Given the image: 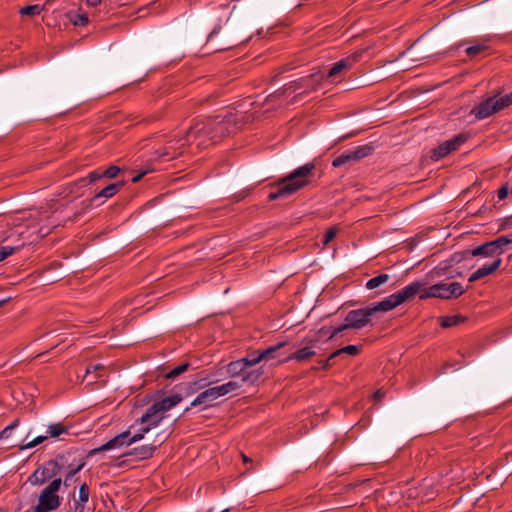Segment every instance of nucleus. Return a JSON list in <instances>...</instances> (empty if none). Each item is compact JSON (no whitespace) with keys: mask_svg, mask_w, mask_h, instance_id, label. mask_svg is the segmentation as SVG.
Returning <instances> with one entry per match:
<instances>
[{"mask_svg":"<svg viewBox=\"0 0 512 512\" xmlns=\"http://www.w3.org/2000/svg\"><path fill=\"white\" fill-rule=\"evenodd\" d=\"M242 126V120L237 113H228L223 117L216 116L213 119H206L196 122L188 130V138L192 135L201 138L202 133L209 137L212 143H217L222 138L236 133Z\"/></svg>","mask_w":512,"mask_h":512,"instance_id":"obj_1","label":"nucleus"},{"mask_svg":"<svg viewBox=\"0 0 512 512\" xmlns=\"http://www.w3.org/2000/svg\"><path fill=\"white\" fill-rule=\"evenodd\" d=\"M316 166L314 163H306L303 166L296 168L288 176L280 179L273 187L277 189L268 194L269 201L277 199L288 198L300 189L309 185L310 177L313 174Z\"/></svg>","mask_w":512,"mask_h":512,"instance_id":"obj_2","label":"nucleus"},{"mask_svg":"<svg viewBox=\"0 0 512 512\" xmlns=\"http://www.w3.org/2000/svg\"><path fill=\"white\" fill-rule=\"evenodd\" d=\"M384 311V300L375 304L369 305L362 309L351 310L345 317V324L340 325L333 329L330 338H333L346 329L354 328L361 329L367 324L371 323L377 312Z\"/></svg>","mask_w":512,"mask_h":512,"instance_id":"obj_3","label":"nucleus"},{"mask_svg":"<svg viewBox=\"0 0 512 512\" xmlns=\"http://www.w3.org/2000/svg\"><path fill=\"white\" fill-rule=\"evenodd\" d=\"M511 105L512 92L505 95L496 94L483 99L474 109L471 110V114H473L477 120H482Z\"/></svg>","mask_w":512,"mask_h":512,"instance_id":"obj_4","label":"nucleus"},{"mask_svg":"<svg viewBox=\"0 0 512 512\" xmlns=\"http://www.w3.org/2000/svg\"><path fill=\"white\" fill-rule=\"evenodd\" d=\"M65 464V456L59 455L55 459H51L35 469L28 477L27 482L33 486H41L49 480L52 481L56 479V476L65 467Z\"/></svg>","mask_w":512,"mask_h":512,"instance_id":"obj_5","label":"nucleus"},{"mask_svg":"<svg viewBox=\"0 0 512 512\" xmlns=\"http://www.w3.org/2000/svg\"><path fill=\"white\" fill-rule=\"evenodd\" d=\"M62 479L56 478L40 492L37 505L32 512H51L57 510L62 502V498L58 495L61 487Z\"/></svg>","mask_w":512,"mask_h":512,"instance_id":"obj_6","label":"nucleus"},{"mask_svg":"<svg viewBox=\"0 0 512 512\" xmlns=\"http://www.w3.org/2000/svg\"><path fill=\"white\" fill-rule=\"evenodd\" d=\"M228 375L232 378H240L242 384L255 385L265 374L264 366L250 367L241 361H231L226 366Z\"/></svg>","mask_w":512,"mask_h":512,"instance_id":"obj_7","label":"nucleus"},{"mask_svg":"<svg viewBox=\"0 0 512 512\" xmlns=\"http://www.w3.org/2000/svg\"><path fill=\"white\" fill-rule=\"evenodd\" d=\"M420 298L426 299L430 297H436L441 299H452L458 298L464 293L462 285L458 282L450 284L441 282L430 286L429 288H421Z\"/></svg>","mask_w":512,"mask_h":512,"instance_id":"obj_8","label":"nucleus"},{"mask_svg":"<svg viewBox=\"0 0 512 512\" xmlns=\"http://www.w3.org/2000/svg\"><path fill=\"white\" fill-rule=\"evenodd\" d=\"M324 80V74L319 72L313 73L308 77L300 78L295 81H291L285 84L281 89L277 90L274 94L270 95V97H278L286 92L294 93L298 90L303 89L306 90H314L318 83Z\"/></svg>","mask_w":512,"mask_h":512,"instance_id":"obj_9","label":"nucleus"},{"mask_svg":"<svg viewBox=\"0 0 512 512\" xmlns=\"http://www.w3.org/2000/svg\"><path fill=\"white\" fill-rule=\"evenodd\" d=\"M373 151L374 146L372 144H365L358 146L352 150H347L333 159L332 166L335 168H339L345 165H350L371 155Z\"/></svg>","mask_w":512,"mask_h":512,"instance_id":"obj_10","label":"nucleus"},{"mask_svg":"<svg viewBox=\"0 0 512 512\" xmlns=\"http://www.w3.org/2000/svg\"><path fill=\"white\" fill-rule=\"evenodd\" d=\"M164 419V415L161 412L152 409V405L146 410V412L141 416L140 423L142 424L138 433L134 434L130 442H137L144 438L145 434L150 432L153 428L158 426L160 422Z\"/></svg>","mask_w":512,"mask_h":512,"instance_id":"obj_11","label":"nucleus"},{"mask_svg":"<svg viewBox=\"0 0 512 512\" xmlns=\"http://www.w3.org/2000/svg\"><path fill=\"white\" fill-rule=\"evenodd\" d=\"M188 131L186 135L179 138H173L166 142L165 146L156 153L159 158L172 160L183 154L185 147L189 144Z\"/></svg>","mask_w":512,"mask_h":512,"instance_id":"obj_12","label":"nucleus"},{"mask_svg":"<svg viewBox=\"0 0 512 512\" xmlns=\"http://www.w3.org/2000/svg\"><path fill=\"white\" fill-rule=\"evenodd\" d=\"M422 286L424 285L420 282H413L397 293L390 295L388 298H386V311L392 310L404 301L414 297L417 293L420 292Z\"/></svg>","mask_w":512,"mask_h":512,"instance_id":"obj_13","label":"nucleus"},{"mask_svg":"<svg viewBox=\"0 0 512 512\" xmlns=\"http://www.w3.org/2000/svg\"><path fill=\"white\" fill-rule=\"evenodd\" d=\"M362 55L363 51L359 50L345 58H342L332 66L326 75L324 74V79H335L338 75L347 73L357 62L361 60Z\"/></svg>","mask_w":512,"mask_h":512,"instance_id":"obj_14","label":"nucleus"},{"mask_svg":"<svg viewBox=\"0 0 512 512\" xmlns=\"http://www.w3.org/2000/svg\"><path fill=\"white\" fill-rule=\"evenodd\" d=\"M467 137L463 134L454 136L452 139L444 141L437 148L431 150V158L435 161L447 156L451 152L457 150L465 141Z\"/></svg>","mask_w":512,"mask_h":512,"instance_id":"obj_15","label":"nucleus"},{"mask_svg":"<svg viewBox=\"0 0 512 512\" xmlns=\"http://www.w3.org/2000/svg\"><path fill=\"white\" fill-rule=\"evenodd\" d=\"M71 497L72 500L68 503L70 511L84 512L90 497V488L87 483L81 484L78 493L76 494V492L73 491Z\"/></svg>","mask_w":512,"mask_h":512,"instance_id":"obj_16","label":"nucleus"},{"mask_svg":"<svg viewBox=\"0 0 512 512\" xmlns=\"http://www.w3.org/2000/svg\"><path fill=\"white\" fill-rule=\"evenodd\" d=\"M121 171H122L121 168L116 165H111L107 168L99 167L96 170L90 172L87 175V177L82 178L81 182L84 183V182L88 181L90 184H93L103 178L114 179V178L118 177V175L120 174Z\"/></svg>","mask_w":512,"mask_h":512,"instance_id":"obj_17","label":"nucleus"},{"mask_svg":"<svg viewBox=\"0 0 512 512\" xmlns=\"http://www.w3.org/2000/svg\"><path fill=\"white\" fill-rule=\"evenodd\" d=\"M167 439V435L163 433H159L157 435L156 440H154L153 444L142 445L134 448L132 451L127 453L126 455H135L139 459H149L153 456L156 449Z\"/></svg>","mask_w":512,"mask_h":512,"instance_id":"obj_18","label":"nucleus"},{"mask_svg":"<svg viewBox=\"0 0 512 512\" xmlns=\"http://www.w3.org/2000/svg\"><path fill=\"white\" fill-rule=\"evenodd\" d=\"M129 436H130V431L129 430L124 431V432L118 434L117 436H115L114 438L110 439L108 442H106L102 446L92 449L89 452V455H94V454H97L98 452L107 451V450L114 449V448H119L123 445H131L133 442H130L131 437H129Z\"/></svg>","mask_w":512,"mask_h":512,"instance_id":"obj_19","label":"nucleus"},{"mask_svg":"<svg viewBox=\"0 0 512 512\" xmlns=\"http://www.w3.org/2000/svg\"><path fill=\"white\" fill-rule=\"evenodd\" d=\"M220 393L217 386L206 389L201 392L190 404L191 407L204 405L205 408L212 406L213 401L218 399Z\"/></svg>","mask_w":512,"mask_h":512,"instance_id":"obj_20","label":"nucleus"},{"mask_svg":"<svg viewBox=\"0 0 512 512\" xmlns=\"http://www.w3.org/2000/svg\"><path fill=\"white\" fill-rule=\"evenodd\" d=\"M502 259L497 258L494 259L490 264H484L482 267L478 268L475 272H473L469 277V282H475L479 279H482L486 276L493 274L501 265Z\"/></svg>","mask_w":512,"mask_h":512,"instance_id":"obj_21","label":"nucleus"},{"mask_svg":"<svg viewBox=\"0 0 512 512\" xmlns=\"http://www.w3.org/2000/svg\"><path fill=\"white\" fill-rule=\"evenodd\" d=\"M123 186H124V181L115 182V183H111V184L107 185L106 187L101 189L98 193H96L89 200V204L90 205H94L98 201V199H100V198L108 199V198L113 197L114 195H116L121 190V188Z\"/></svg>","mask_w":512,"mask_h":512,"instance_id":"obj_22","label":"nucleus"},{"mask_svg":"<svg viewBox=\"0 0 512 512\" xmlns=\"http://www.w3.org/2000/svg\"><path fill=\"white\" fill-rule=\"evenodd\" d=\"M182 401V396L179 394H174L168 397L161 399L160 401H156L152 404V409L158 412H161L163 415L166 411L177 405Z\"/></svg>","mask_w":512,"mask_h":512,"instance_id":"obj_23","label":"nucleus"},{"mask_svg":"<svg viewBox=\"0 0 512 512\" xmlns=\"http://www.w3.org/2000/svg\"><path fill=\"white\" fill-rule=\"evenodd\" d=\"M471 254L473 256H484V257H491L494 259L500 258L497 254V251L495 247L493 246V243L486 242L483 245L477 247L476 249L471 251Z\"/></svg>","mask_w":512,"mask_h":512,"instance_id":"obj_24","label":"nucleus"},{"mask_svg":"<svg viewBox=\"0 0 512 512\" xmlns=\"http://www.w3.org/2000/svg\"><path fill=\"white\" fill-rule=\"evenodd\" d=\"M316 355L315 350L312 347H303L298 349L297 351L291 353L287 358L283 360V362H287L290 360H296L298 362H303L311 357Z\"/></svg>","mask_w":512,"mask_h":512,"instance_id":"obj_25","label":"nucleus"},{"mask_svg":"<svg viewBox=\"0 0 512 512\" xmlns=\"http://www.w3.org/2000/svg\"><path fill=\"white\" fill-rule=\"evenodd\" d=\"M66 18L74 25V26H86L89 22L87 13L81 11V9L68 11L66 13Z\"/></svg>","mask_w":512,"mask_h":512,"instance_id":"obj_26","label":"nucleus"},{"mask_svg":"<svg viewBox=\"0 0 512 512\" xmlns=\"http://www.w3.org/2000/svg\"><path fill=\"white\" fill-rule=\"evenodd\" d=\"M70 429H71L70 426L65 425L61 422L50 424L47 428L46 436H47V438L48 437L57 438L63 434L70 435L71 434Z\"/></svg>","mask_w":512,"mask_h":512,"instance_id":"obj_27","label":"nucleus"},{"mask_svg":"<svg viewBox=\"0 0 512 512\" xmlns=\"http://www.w3.org/2000/svg\"><path fill=\"white\" fill-rule=\"evenodd\" d=\"M189 366L190 364L188 362H184L168 372H166L165 368H160L159 376H163L166 379H174L187 371Z\"/></svg>","mask_w":512,"mask_h":512,"instance_id":"obj_28","label":"nucleus"},{"mask_svg":"<svg viewBox=\"0 0 512 512\" xmlns=\"http://www.w3.org/2000/svg\"><path fill=\"white\" fill-rule=\"evenodd\" d=\"M50 0L46 1V3L41 6L39 4H34V5H28V6H25V7H22L20 10H19V13L22 15V16H30V17H34V16H37L39 15L43 10H45V7L50 4Z\"/></svg>","mask_w":512,"mask_h":512,"instance_id":"obj_29","label":"nucleus"},{"mask_svg":"<svg viewBox=\"0 0 512 512\" xmlns=\"http://www.w3.org/2000/svg\"><path fill=\"white\" fill-rule=\"evenodd\" d=\"M238 361L245 363L247 366L256 367L261 361H263L261 350H254L248 353L245 357L238 359Z\"/></svg>","mask_w":512,"mask_h":512,"instance_id":"obj_30","label":"nucleus"},{"mask_svg":"<svg viewBox=\"0 0 512 512\" xmlns=\"http://www.w3.org/2000/svg\"><path fill=\"white\" fill-rule=\"evenodd\" d=\"M488 48H489L488 39H483L481 42L466 48V54L469 57H475V56L485 52Z\"/></svg>","mask_w":512,"mask_h":512,"instance_id":"obj_31","label":"nucleus"},{"mask_svg":"<svg viewBox=\"0 0 512 512\" xmlns=\"http://www.w3.org/2000/svg\"><path fill=\"white\" fill-rule=\"evenodd\" d=\"M286 345V342H279L276 345L270 346L266 349L261 350V356L263 361H268L276 357V353Z\"/></svg>","mask_w":512,"mask_h":512,"instance_id":"obj_32","label":"nucleus"},{"mask_svg":"<svg viewBox=\"0 0 512 512\" xmlns=\"http://www.w3.org/2000/svg\"><path fill=\"white\" fill-rule=\"evenodd\" d=\"M85 466V461L84 459H80L79 463L76 465V466H73V464H69V471L67 472L66 476H65V479L63 481V484L65 486H69L70 485V481L72 480V478L80 471L83 469V467Z\"/></svg>","mask_w":512,"mask_h":512,"instance_id":"obj_33","label":"nucleus"},{"mask_svg":"<svg viewBox=\"0 0 512 512\" xmlns=\"http://www.w3.org/2000/svg\"><path fill=\"white\" fill-rule=\"evenodd\" d=\"M462 322H464V318L460 315L445 316L440 318V324L443 328L454 327Z\"/></svg>","mask_w":512,"mask_h":512,"instance_id":"obj_34","label":"nucleus"},{"mask_svg":"<svg viewBox=\"0 0 512 512\" xmlns=\"http://www.w3.org/2000/svg\"><path fill=\"white\" fill-rule=\"evenodd\" d=\"M242 386V383H239L237 381H229L225 384L217 386L218 391L220 393V396H225L228 393L238 390Z\"/></svg>","mask_w":512,"mask_h":512,"instance_id":"obj_35","label":"nucleus"},{"mask_svg":"<svg viewBox=\"0 0 512 512\" xmlns=\"http://www.w3.org/2000/svg\"><path fill=\"white\" fill-rule=\"evenodd\" d=\"M448 265L446 264H440L437 267H435L431 272L430 275L432 278L435 277H442L446 276L448 279L453 278L454 274L451 271H448Z\"/></svg>","mask_w":512,"mask_h":512,"instance_id":"obj_36","label":"nucleus"},{"mask_svg":"<svg viewBox=\"0 0 512 512\" xmlns=\"http://www.w3.org/2000/svg\"><path fill=\"white\" fill-rule=\"evenodd\" d=\"M491 242L493 243V246L495 247L498 256L501 257L502 253L504 252L505 247L508 244L512 243V239L508 238L507 236H501Z\"/></svg>","mask_w":512,"mask_h":512,"instance_id":"obj_37","label":"nucleus"},{"mask_svg":"<svg viewBox=\"0 0 512 512\" xmlns=\"http://www.w3.org/2000/svg\"><path fill=\"white\" fill-rule=\"evenodd\" d=\"M193 143H195L198 148L207 147L208 145L213 144L211 142V140L209 139V137L207 135H205V133H202V137L197 138V139L195 138L194 135H192L190 137L189 144H193Z\"/></svg>","mask_w":512,"mask_h":512,"instance_id":"obj_38","label":"nucleus"},{"mask_svg":"<svg viewBox=\"0 0 512 512\" xmlns=\"http://www.w3.org/2000/svg\"><path fill=\"white\" fill-rule=\"evenodd\" d=\"M359 351H360L359 346L348 345V346H345V347L340 348V349L336 350L335 352H333V356H339L342 353H346V354L354 356V355H357L359 353Z\"/></svg>","mask_w":512,"mask_h":512,"instance_id":"obj_39","label":"nucleus"},{"mask_svg":"<svg viewBox=\"0 0 512 512\" xmlns=\"http://www.w3.org/2000/svg\"><path fill=\"white\" fill-rule=\"evenodd\" d=\"M46 439H47L46 435L37 436L36 438H34L30 442L20 444L19 445V450H26V449L33 448V447L37 446L38 444H41Z\"/></svg>","mask_w":512,"mask_h":512,"instance_id":"obj_40","label":"nucleus"},{"mask_svg":"<svg viewBox=\"0 0 512 512\" xmlns=\"http://www.w3.org/2000/svg\"><path fill=\"white\" fill-rule=\"evenodd\" d=\"M382 284H384V274L383 273L368 280V282L366 283V288L372 290L374 288L379 287Z\"/></svg>","mask_w":512,"mask_h":512,"instance_id":"obj_41","label":"nucleus"},{"mask_svg":"<svg viewBox=\"0 0 512 512\" xmlns=\"http://www.w3.org/2000/svg\"><path fill=\"white\" fill-rule=\"evenodd\" d=\"M244 41L245 40H240V41H233V42H229V43L218 44V45H215L213 47V50L215 52L228 50V49H231L233 47H236L237 45H239L240 43H242Z\"/></svg>","mask_w":512,"mask_h":512,"instance_id":"obj_42","label":"nucleus"},{"mask_svg":"<svg viewBox=\"0 0 512 512\" xmlns=\"http://www.w3.org/2000/svg\"><path fill=\"white\" fill-rule=\"evenodd\" d=\"M17 249V247L12 246H0V262L12 255Z\"/></svg>","mask_w":512,"mask_h":512,"instance_id":"obj_43","label":"nucleus"},{"mask_svg":"<svg viewBox=\"0 0 512 512\" xmlns=\"http://www.w3.org/2000/svg\"><path fill=\"white\" fill-rule=\"evenodd\" d=\"M337 233L338 229L336 227L329 228L324 234L323 244L327 245L329 242H331L335 238Z\"/></svg>","mask_w":512,"mask_h":512,"instance_id":"obj_44","label":"nucleus"},{"mask_svg":"<svg viewBox=\"0 0 512 512\" xmlns=\"http://www.w3.org/2000/svg\"><path fill=\"white\" fill-rule=\"evenodd\" d=\"M104 369V365L103 364H89L87 367H86V370H85V374L86 375H89V374H92V373H97L98 371L100 370H103Z\"/></svg>","mask_w":512,"mask_h":512,"instance_id":"obj_45","label":"nucleus"},{"mask_svg":"<svg viewBox=\"0 0 512 512\" xmlns=\"http://www.w3.org/2000/svg\"><path fill=\"white\" fill-rule=\"evenodd\" d=\"M336 357L337 356H333V353H332L325 361H321L320 362L321 368L328 369L329 367H331L333 365V360Z\"/></svg>","mask_w":512,"mask_h":512,"instance_id":"obj_46","label":"nucleus"},{"mask_svg":"<svg viewBox=\"0 0 512 512\" xmlns=\"http://www.w3.org/2000/svg\"><path fill=\"white\" fill-rule=\"evenodd\" d=\"M221 29V26L220 25H217L209 34L208 36V43H211L213 41V39L215 38V36L219 33Z\"/></svg>","mask_w":512,"mask_h":512,"instance_id":"obj_47","label":"nucleus"},{"mask_svg":"<svg viewBox=\"0 0 512 512\" xmlns=\"http://www.w3.org/2000/svg\"><path fill=\"white\" fill-rule=\"evenodd\" d=\"M508 195V188L503 186L498 190L497 196L500 200L504 199Z\"/></svg>","mask_w":512,"mask_h":512,"instance_id":"obj_48","label":"nucleus"},{"mask_svg":"<svg viewBox=\"0 0 512 512\" xmlns=\"http://www.w3.org/2000/svg\"><path fill=\"white\" fill-rule=\"evenodd\" d=\"M11 430L8 429L6 426L1 432H0V439H6L11 435Z\"/></svg>","mask_w":512,"mask_h":512,"instance_id":"obj_49","label":"nucleus"},{"mask_svg":"<svg viewBox=\"0 0 512 512\" xmlns=\"http://www.w3.org/2000/svg\"><path fill=\"white\" fill-rule=\"evenodd\" d=\"M101 3V0H86V4L89 7H97Z\"/></svg>","mask_w":512,"mask_h":512,"instance_id":"obj_50","label":"nucleus"},{"mask_svg":"<svg viewBox=\"0 0 512 512\" xmlns=\"http://www.w3.org/2000/svg\"><path fill=\"white\" fill-rule=\"evenodd\" d=\"M19 419H15L12 423H10L7 427L9 430L13 431L15 428L19 426Z\"/></svg>","mask_w":512,"mask_h":512,"instance_id":"obj_51","label":"nucleus"},{"mask_svg":"<svg viewBox=\"0 0 512 512\" xmlns=\"http://www.w3.org/2000/svg\"><path fill=\"white\" fill-rule=\"evenodd\" d=\"M383 396L382 390L378 389L374 394L373 397L376 401H379Z\"/></svg>","mask_w":512,"mask_h":512,"instance_id":"obj_52","label":"nucleus"},{"mask_svg":"<svg viewBox=\"0 0 512 512\" xmlns=\"http://www.w3.org/2000/svg\"><path fill=\"white\" fill-rule=\"evenodd\" d=\"M112 3L123 6L126 5L130 0H110Z\"/></svg>","mask_w":512,"mask_h":512,"instance_id":"obj_53","label":"nucleus"},{"mask_svg":"<svg viewBox=\"0 0 512 512\" xmlns=\"http://www.w3.org/2000/svg\"><path fill=\"white\" fill-rule=\"evenodd\" d=\"M241 457H242V460L244 463H248V462H251V458H249L248 456H246L245 454H241Z\"/></svg>","mask_w":512,"mask_h":512,"instance_id":"obj_54","label":"nucleus"},{"mask_svg":"<svg viewBox=\"0 0 512 512\" xmlns=\"http://www.w3.org/2000/svg\"><path fill=\"white\" fill-rule=\"evenodd\" d=\"M141 177H142V175H141V174H139V175L135 176V177L132 179V181H133V182H137V181H139V180L141 179Z\"/></svg>","mask_w":512,"mask_h":512,"instance_id":"obj_55","label":"nucleus"},{"mask_svg":"<svg viewBox=\"0 0 512 512\" xmlns=\"http://www.w3.org/2000/svg\"><path fill=\"white\" fill-rule=\"evenodd\" d=\"M9 299H2L0 300V307H2L5 303L8 302Z\"/></svg>","mask_w":512,"mask_h":512,"instance_id":"obj_56","label":"nucleus"},{"mask_svg":"<svg viewBox=\"0 0 512 512\" xmlns=\"http://www.w3.org/2000/svg\"><path fill=\"white\" fill-rule=\"evenodd\" d=\"M100 377H101V375H96V376L94 377L95 381H96L98 378H100Z\"/></svg>","mask_w":512,"mask_h":512,"instance_id":"obj_57","label":"nucleus"},{"mask_svg":"<svg viewBox=\"0 0 512 512\" xmlns=\"http://www.w3.org/2000/svg\"><path fill=\"white\" fill-rule=\"evenodd\" d=\"M221 512H229V509H228V508H227V509H224V510H223V511H221Z\"/></svg>","mask_w":512,"mask_h":512,"instance_id":"obj_58","label":"nucleus"}]
</instances>
